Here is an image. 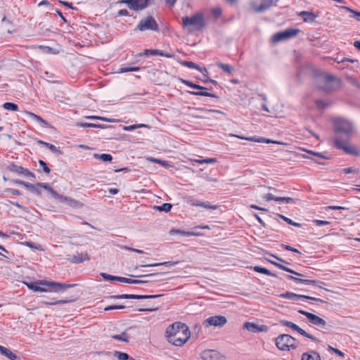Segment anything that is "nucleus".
Segmentation results:
<instances>
[{"instance_id":"f257e3e1","label":"nucleus","mask_w":360,"mask_h":360,"mask_svg":"<svg viewBox=\"0 0 360 360\" xmlns=\"http://www.w3.org/2000/svg\"><path fill=\"white\" fill-rule=\"evenodd\" d=\"M354 133L352 123L346 120L338 118L335 121V136L333 144L345 153L350 155H357L356 148L349 145L351 136Z\"/></svg>"},{"instance_id":"f03ea898","label":"nucleus","mask_w":360,"mask_h":360,"mask_svg":"<svg viewBox=\"0 0 360 360\" xmlns=\"http://www.w3.org/2000/svg\"><path fill=\"white\" fill-rule=\"evenodd\" d=\"M316 85L319 89L326 92L337 90L340 87V80L332 75L322 74L316 79Z\"/></svg>"},{"instance_id":"7ed1b4c3","label":"nucleus","mask_w":360,"mask_h":360,"mask_svg":"<svg viewBox=\"0 0 360 360\" xmlns=\"http://www.w3.org/2000/svg\"><path fill=\"white\" fill-rule=\"evenodd\" d=\"M276 345L279 350L289 351L297 347V340L287 334H282L276 338Z\"/></svg>"},{"instance_id":"20e7f679","label":"nucleus","mask_w":360,"mask_h":360,"mask_svg":"<svg viewBox=\"0 0 360 360\" xmlns=\"http://www.w3.org/2000/svg\"><path fill=\"white\" fill-rule=\"evenodd\" d=\"M183 25L186 27L189 32L200 30L204 26L203 17L201 14H196L191 17L182 18Z\"/></svg>"},{"instance_id":"39448f33","label":"nucleus","mask_w":360,"mask_h":360,"mask_svg":"<svg viewBox=\"0 0 360 360\" xmlns=\"http://www.w3.org/2000/svg\"><path fill=\"white\" fill-rule=\"evenodd\" d=\"M172 335L173 336L167 339L168 342L175 346L180 347L184 345L188 340L191 333L188 327L186 326L184 328L181 329V330Z\"/></svg>"},{"instance_id":"423d86ee","label":"nucleus","mask_w":360,"mask_h":360,"mask_svg":"<svg viewBox=\"0 0 360 360\" xmlns=\"http://www.w3.org/2000/svg\"><path fill=\"white\" fill-rule=\"evenodd\" d=\"M227 323V319L224 316H212L207 319H206L203 325L205 327L208 328L210 326H215V327H223Z\"/></svg>"},{"instance_id":"0eeeda50","label":"nucleus","mask_w":360,"mask_h":360,"mask_svg":"<svg viewBox=\"0 0 360 360\" xmlns=\"http://www.w3.org/2000/svg\"><path fill=\"white\" fill-rule=\"evenodd\" d=\"M298 312L301 314L304 315L308 319L310 323L316 326H319L322 328H325L326 326V322L322 318L318 316L316 314L306 311L302 309L299 310Z\"/></svg>"},{"instance_id":"6e6552de","label":"nucleus","mask_w":360,"mask_h":360,"mask_svg":"<svg viewBox=\"0 0 360 360\" xmlns=\"http://www.w3.org/2000/svg\"><path fill=\"white\" fill-rule=\"evenodd\" d=\"M138 27L139 30L143 31L146 30H151L153 31H158V25L153 18L148 16L140 21Z\"/></svg>"},{"instance_id":"1a4fd4ad","label":"nucleus","mask_w":360,"mask_h":360,"mask_svg":"<svg viewBox=\"0 0 360 360\" xmlns=\"http://www.w3.org/2000/svg\"><path fill=\"white\" fill-rule=\"evenodd\" d=\"M280 323L282 325V326H287V327H289L290 328H292V330H296L297 332H298L300 335L306 337V338H308L314 341H319V340L313 336L312 335L307 333L304 330H303L302 328H301L300 327H299L297 325H296L295 323L291 322V321H286V320H281L280 321Z\"/></svg>"},{"instance_id":"9d476101","label":"nucleus","mask_w":360,"mask_h":360,"mask_svg":"<svg viewBox=\"0 0 360 360\" xmlns=\"http://www.w3.org/2000/svg\"><path fill=\"white\" fill-rule=\"evenodd\" d=\"M50 190H51V196L56 199H58L60 202H67L68 205H69L70 206L73 207L82 206V204L79 202H78L77 200L72 199L70 197L63 196L62 195H60L56 191H55L53 188H50Z\"/></svg>"},{"instance_id":"9b49d317","label":"nucleus","mask_w":360,"mask_h":360,"mask_svg":"<svg viewBox=\"0 0 360 360\" xmlns=\"http://www.w3.org/2000/svg\"><path fill=\"white\" fill-rule=\"evenodd\" d=\"M121 2L127 4L129 8L134 11L142 10L149 5V0H122Z\"/></svg>"},{"instance_id":"f8f14e48","label":"nucleus","mask_w":360,"mask_h":360,"mask_svg":"<svg viewBox=\"0 0 360 360\" xmlns=\"http://www.w3.org/2000/svg\"><path fill=\"white\" fill-rule=\"evenodd\" d=\"M300 32L298 29H288L283 32H278L273 37L274 41H279L296 36Z\"/></svg>"},{"instance_id":"ddd939ff","label":"nucleus","mask_w":360,"mask_h":360,"mask_svg":"<svg viewBox=\"0 0 360 360\" xmlns=\"http://www.w3.org/2000/svg\"><path fill=\"white\" fill-rule=\"evenodd\" d=\"M279 297L282 298H288L292 300L298 301L300 300L305 299L309 300H314L321 303H324L325 302L319 298H316L310 296L297 295L293 292H287L285 293L281 294Z\"/></svg>"},{"instance_id":"4468645a","label":"nucleus","mask_w":360,"mask_h":360,"mask_svg":"<svg viewBox=\"0 0 360 360\" xmlns=\"http://www.w3.org/2000/svg\"><path fill=\"white\" fill-rule=\"evenodd\" d=\"M277 0H262V4L257 6L255 2L251 3V6L255 12L262 13L273 6H276Z\"/></svg>"},{"instance_id":"2eb2a0df","label":"nucleus","mask_w":360,"mask_h":360,"mask_svg":"<svg viewBox=\"0 0 360 360\" xmlns=\"http://www.w3.org/2000/svg\"><path fill=\"white\" fill-rule=\"evenodd\" d=\"M8 169L12 172L17 173L30 179H34L35 176L34 174L30 172L27 169H25L21 166H18L14 163L11 164Z\"/></svg>"},{"instance_id":"dca6fc26","label":"nucleus","mask_w":360,"mask_h":360,"mask_svg":"<svg viewBox=\"0 0 360 360\" xmlns=\"http://www.w3.org/2000/svg\"><path fill=\"white\" fill-rule=\"evenodd\" d=\"M40 285L51 287L54 291L57 292L61 289H67L74 287L75 284H62L60 283L40 281Z\"/></svg>"},{"instance_id":"f3484780","label":"nucleus","mask_w":360,"mask_h":360,"mask_svg":"<svg viewBox=\"0 0 360 360\" xmlns=\"http://www.w3.org/2000/svg\"><path fill=\"white\" fill-rule=\"evenodd\" d=\"M243 328L251 333L267 332L269 329L266 325H257L252 322H245Z\"/></svg>"},{"instance_id":"a211bd4d","label":"nucleus","mask_w":360,"mask_h":360,"mask_svg":"<svg viewBox=\"0 0 360 360\" xmlns=\"http://www.w3.org/2000/svg\"><path fill=\"white\" fill-rule=\"evenodd\" d=\"M162 296V295H118L113 296V298L115 299H131V300H145V299H153Z\"/></svg>"},{"instance_id":"6ab92c4d","label":"nucleus","mask_w":360,"mask_h":360,"mask_svg":"<svg viewBox=\"0 0 360 360\" xmlns=\"http://www.w3.org/2000/svg\"><path fill=\"white\" fill-rule=\"evenodd\" d=\"M186 326L185 323H182L180 322H176L172 325H170L166 330V336L167 338H171L173 336L172 335L177 333L179 331L181 330V329L184 328Z\"/></svg>"},{"instance_id":"aec40b11","label":"nucleus","mask_w":360,"mask_h":360,"mask_svg":"<svg viewBox=\"0 0 360 360\" xmlns=\"http://www.w3.org/2000/svg\"><path fill=\"white\" fill-rule=\"evenodd\" d=\"M201 358L203 360H219V354L217 351L213 349H207L203 351L201 354Z\"/></svg>"},{"instance_id":"412c9836","label":"nucleus","mask_w":360,"mask_h":360,"mask_svg":"<svg viewBox=\"0 0 360 360\" xmlns=\"http://www.w3.org/2000/svg\"><path fill=\"white\" fill-rule=\"evenodd\" d=\"M230 136H235V137H237V138L240 139L248 140V141H254V142H258V143H274V144H276V141H273V140H271V139H265V138H256L255 136H253V137H243V136H240L235 135V134H231Z\"/></svg>"},{"instance_id":"4be33fe9","label":"nucleus","mask_w":360,"mask_h":360,"mask_svg":"<svg viewBox=\"0 0 360 360\" xmlns=\"http://www.w3.org/2000/svg\"><path fill=\"white\" fill-rule=\"evenodd\" d=\"M90 257L87 252L76 253L70 258V262L72 263H82L84 261H89Z\"/></svg>"},{"instance_id":"5701e85b","label":"nucleus","mask_w":360,"mask_h":360,"mask_svg":"<svg viewBox=\"0 0 360 360\" xmlns=\"http://www.w3.org/2000/svg\"><path fill=\"white\" fill-rule=\"evenodd\" d=\"M299 15L302 17L305 22H314L318 17L314 13L309 11H301L299 13Z\"/></svg>"},{"instance_id":"b1692460","label":"nucleus","mask_w":360,"mask_h":360,"mask_svg":"<svg viewBox=\"0 0 360 360\" xmlns=\"http://www.w3.org/2000/svg\"><path fill=\"white\" fill-rule=\"evenodd\" d=\"M0 353L11 360H21V358L13 353L10 349L0 345Z\"/></svg>"},{"instance_id":"393cba45","label":"nucleus","mask_w":360,"mask_h":360,"mask_svg":"<svg viewBox=\"0 0 360 360\" xmlns=\"http://www.w3.org/2000/svg\"><path fill=\"white\" fill-rule=\"evenodd\" d=\"M144 55L145 56H148V55L161 56H165V57L169 58L174 57V56L173 54L168 53H164L163 51L158 50V49H152V50L146 49L144 51Z\"/></svg>"},{"instance_id":"a878e982","label":"nucleus","mask_w":360,"mask_h":360,"mask_svg":"<svg viewBox=\"0 0 360 360\" xmlns=\"http://www.w3.org/2000/svg\"><path fill=\"white\" fill-rule=\"evenodd\" d=\"M182 65L186 66L188 68L196 69L202 73L207 72V70L205 68H201L198 65L191 61L183 60L179 62Z\"/></svg>"},{"instance_id":"bb28decb","label":"nucleus","mask_w":360,"mask_h":360,"mask_svg":"<svg viewBox=\"0 0 360 360\" xmlns=\"http://www.w3.org/2000/svg\"><path fill=\"white\" fill-rule=\"evenodd\" d=\"M270 263H271L272 264H274V266H276V267H278V269H282L285 271H287L288 273H290V274H292L295 276H300V277H304V275L299 273V272H297V271H295L294 270L285 266H283L280 263H278V262H276L274 261H271V260H269Z\"/></svg>"},{"instance_id":"cd10ccee","label":"nucleus","mask_w":360,"mask_h":360,"mask_svg":"<svg viewBox=\"0 0 360 360\" xmlns=\"http://www.w3.org/2000/svg\"><path fill=\"white\" fill-rule=\"evenodd\" d=\"M301 360H321L319 353L314 351L304 352L302 355Z\"/></svg>"},{"instance_id":"c85d7f7f","label":"nucleus","mask_w":360,"mask_h":360,"mask_svg":"<svg viewBox=\"0 0 360 360\" xmlns=\"http://www.w3.org/2000/svg\"><path fill=\"white\" fill-rule=\"evenodd\" d=\"M25 113L27 115L28 117L39 122L44 127H49V123L42 119L40 116L29 111H25Z\"/></svg>"},{"instance_id":"c756f323","label":"nucleus","mask_w":360,"mask_h":360,"mask_svg":"<svg viewBox=\"0 0 360 360\" xmlns=\"http://www.w3.org/2000/svg\"><path fill=\"white\" fill-rule=\"evenodd\" d=\"M41 188L46 190L51 194L50 188H52L46 183H37L35 184V189H33L32 192L35 193L37 195H41Z\"/></svg>"},{"instance_id":"7c9ffc66","label":"nucleus","mask_w":360,"mask_h":360,"mask_svg":"<svg viewBox=\"0 0 360 360\" xmlns=\"http://www.w3.org/2000/svg\"><path fill=\"white\" fill-rule=\"evenodd\" d=\"M111 338L112 339L127 343L129 342L130 335L127 333V331H124L121 334L113 335L111 336Z\"/></svg>"},{"instance_id":"2f4dec72","label":"nucleus","mask_w":360,"mask_h":360,"mask_svg":"<svg viewBox=\"0 0 360 360\" xmlns=\"http://www.w3.org/2000/svg\"><path fill=\"white\" fill-rule=\"evenodd\" d=\"M117 279H118V281H120V282L129 283V284H142V283H146L148 282L147 281L135 280V279H131V278H124V277H122L121 278H117Z\"/></svg>"},{"instance_id":"473e14b6","label":"nucleus","mask_w":360,"mask_h":360,"mask_svg":"<svg viewBox=\"0 0 360 360\" xmlns=\"http://www.w3.org/2000/svg\"><path fill=\"white\" fill-rule=\"evenodd\" d=\"M335 60L338 62V63H345L346 62H349L352 64H355L357 69L359 68V63L358 60H354L349 58H343L340 59V58H336Z\"/></svg>"},{"instance_id":"72a5a7b5","label":"nucleus","mask_w":360,"mask_h":360,"mask_svg":"<svg viewBox=\"0 0 360 360\" xmlns=\"http://www.w3.org/2000/svg\"><path fill=\"white\" fill-rule=\"evenodd\" d=\"M94 156L96 159H100L103 162H110L112 160V157L110 154H105V153L97 154V153H96L94 155Z\"/></svg>"},{"instance_id":"f704fd0d","label":"nucleus","mask_w":360,"mask_h":360,"mask_svg":"<svg viewBox=\"0 0 360 360\" xmlns=\"http://www.w3.org/2000/svg\"><path fill=\"white\" fill-rule=\"evenodd\" d=\"M254 270L256 271V272H258V273H261V274H265V275H267V276H276L275 274H272L269 270H268L266 268H263V267H261V266H255L254 267Z\"/></svg>"},{"instance_id":"c9c22d12","label":"nucleus","mask_w":360,"mask_h":360,"mask_svg":"<svg viewBox=\"0 0 360 360\" xmlns=\"http://www.w3.org/2000/svg\"><path fill=\"white\" fill-rule=\"evenodd\" d=\"M113 356L116 357L118 360H129V356L124 352L115 351L113 353Z\"/></svg>"},{"instance_id":"e433bc0d","label":"nucleus","mask_w":360,"mask_h":360,"mask_svg":"<svg viewBox=\"0 0 360 360\" xmlns=\"http://www.w3.org/2000/svg\"><path fill=\"white\" fill-rule=\"evenodd\" d=\"M76 300H77V297H72L69 300H57V301L51 302H45V304H47V305H49H49L63 304L70 303L71 302L75 301Z\"/></svg>"},{"instance_id":"4c0bfd02","label":"nucleus","mask_w":360,"mask_h":360,"mask_svg":"<svg viewBox=\"0 0 360 360\" xmlns=\"http://www.w3.org/2000/svg\"><path fill=\"white\" fill-rule=\"evenodd\" d=\"M217 66L223 70L224 72L231 74L233 71V68L228 64H224L222 63H217Z\"/></svg>"},{"instance_id":"58836bf2","label":"nucleus","mask_w":360,"mask_h":360,"mask_svg":"<svg viewBox=\"0 0 360 360\" xmlns=\"http://www.w3.org/2000/svg\"><path fill=\"white\" fill-rule=\"evenodd\" d=\"M147 160L149 162H155V163L160 164L161 165H162L163 167H165L170 166L167 161L157 159V158H152V157L148 158Z\"/></svg>"},{"instance_id":"ea45409f","label":"nucleus","mask_w":360,"mask_h":360,"mask_svg":"<svg viewBox=\"0 0 360 360\" xmlns=\"http://www.w3.org/2000/svg\"><path fill=\"white\" fill-rule=\"evenodd\" d=\"M3 107L6 110H12V111H18V106L13 103L6 102L3 105Z\"/></svg>"},{"instance_id":"a19ab883","label":"nucleus","mask_w":360,"mask_h":360,"mask_svg":"<svg viewBox=\"0 0 360 360\" xmlns=\"http://www.w3.org/2000/svg\"><path fill=\"white\" fill-rule=\"evenodd\" d=\"M182 82L184 84H185L186 85H187L188 86H190L193 89H200V90H204V89H206L205 87H203L202 86H200V85H198V84H195L190 81H188V80H185V79H182Z\"/></svg>"},{"instance_id":"79ce46f5","label":"nucleus","mask_w":360,"mask_h":360,"mask_svg":"<svg viewBox=\"0 0 360 360\" xmlns=\"http://www.w3.org/2000/svg\"><path fill=\"white\" fill-rule=\"evenodd\" d=\"M142 127H148V125L144 124H133V125H130V126H125L123 127V129L124 131H132V130L142 128Z\"/></svg>"},{"instance_id":"37998d69","label":"nucleus","mask_w":360,"mask_h":360,"mask_svg":"<svg viewBox=\"0 0 360 360\" xmlns=\"http://www.w3.org/2000/svg\"><path fill=\"white\" fill-rule=\"evenodd\" d=\"M172 205L169 203H164L161 206H155V209L159 210V211H163L165 212H167L170 211L172 208Z\"/></svg>"},{"instance_id":"c03bdc74","label":"nucleus","mask_w":360,"mask_h":360,"mask_svg":"<svg viewBox=\"0 0 360 360\" xmlns=\"http://www.w3.org/2000/svg\"><path fill=\"white\" fill-rule=\"evenodd\" d=\"M191 94L196 95V96H208L212 98H215L216 96L214 94H212L211 93H208L204 91H189Z\"/></svg>"},{"instance_id":"a18cd8bd","label":"nucleus","mask_w":360,"mask_h":360,"mask_svg":"<svg viewBox=\"0 0 360 360\" xmlns=\"http://www.w3.org/2000/svg\"><path fill=\"white\" fill-rule=\"evenodd\" d=\"M139 67H131V68H121L118 72L119 73H124L128 72H137L139 70Z\"/></svg>"},{"instance_id":"49530a36","label":"nucleus","mask_w":360,"mask_h":360,"mask_svg":"<svg viewBox=\"0 0 360 360\" xmlns=\"http://www.w3.org/2000/svg\"><path fill=\"white\" fill-rule=\"evenodd\" d=\"M78 126L82 127H92V128H103L101 124H94V123H79L77 124Z\"/></svg>"},{"instance_id":"de8ad7c7","label":"nucleus","mask_w":360,"mask_h":360,"mask_svg":"<svg viewBox=\"0 0 360 360\" xmlns=\"http://www.w3.org/2000/svg\"><path fill=\"white\" fill-rule=\"evenodd\" d=\"M85 118L87 119V120H103V121L109 122H112V120H110V119H108V118H105V117H100V116H94V115L86 116V117H85Z\"/></svg>"},{"instance_id":"09e8293b","label":"nucleus","mask_w":360,"mask_h":360,"mask_svg":"<svg viewBox=\"0 0 360 360\" xmlns=\"http://www.w3.org/2000/svg\"><path fill=\"white\" fill-rule=\"evenodd\" d=\"M276 201L285 203H290L294 201L293 198L290 197H276Z\"/></svg>"},{"instance_id":"8fccbe9b","label":"nucleus","mask_w":360,"mask_h":360,"mask_svg":"<svg viewBox=\"0 0 360 360\" xmlns=\"http://www.w3.org/2000/svg\"><path fill=\"white\" fill-rule=\"evenodd\" d=\"M173 232L179 233H181V234L184 235L186 236H197V235H198V233H195L193 232H189V231H181V230H176V229L172 230L170 231V233H173Z\"/></svg>"},{"instance_id":"3c124183","label":"nucleus","mask_w":360,"mask_h":360,"mask_svg":"<svg viewBox=\"0 0 360 360\" xmlns=\"http://www.w3.org/2000/svg\"><path fill=\"white\" fill-rule=\"evenodd\" d=\"M101 275L105 280H112V281H118L117 278H122V277H119V276H111V275L105 274V273H101Z\"/></svg>"},{"instance_id":"603ef678","label":"nucleus","mask_w":360,"mask_h":360,"mask_svg":"<svg viewBox=\"0 0 360 360\" xmlns=\"http://www.w3.org/2000/svg\"><path fill=\"white\" fill-rule=\"evenodd\" d=\"M278 216L282 218L284 221H285L288 224H291L292 226H297V227H300L301 225L300 224H298V223H296V222H294L292 219L288 218V217H285V216L283 215H281V214H278Z\"/></svg>"},{"instance_id":"864d4df0","label":"nucleus","mask_w":360,"mask_h":360,"mask_svg":"<svg viewBox=\"0 0 360 360\" xmlns=\"http://www.w3.org/2000/svg\"><path fill=\"white\" fill-rule=\"evenodd\" d=\"M39 164L40 165L41 167H42L43 168V170L45 173L46 174H49L50 172H51V169H49V167H48L47 164L41 160H39Z\"/></svg>"},{"instance_id":"5fc2aeb1","label":"nucleus","mask_w":360,"mask_h":360,"mask_svg":"<svg viewBox=\"0 0 360 360\" xmlns=\"http://www.w3.org/2000/svg\"><path fill=\"white\" fill-rule=\"evenodd\" d=\"M315 103H316L317 108H324L326 106H328V103L325 101L321 100V99L316 100Z\"/></svg>"},{"instance_id":"6e6d98bb","label":"nucleus","mask_w":360,"mask_h":360,"mask_svg":"<svg viewBox=\"0 0 360 360\" xmlns=\"http://www.w3.org/2000/svg\"><path fill=\"white\" fill-rule=\"evenodd\" d=\"M286 277H287L288 279L293 281H295L296 283H304V281H305V279L297 278V277H295V276H291V275H287Z\"/></svg>"},{"instance_id":"4d7b16f0","label":"nucleus","mask_w":360,"mask_h":360,"mask_svg":"<svg viewBox=\"0 0 360 360\" xmlns=\"http://www.w3.org/2000/svg\"><path fill=\"white\" fill-rule=\"evenodd\" d=\"M174 264V263L171 262H161V263L144 264V265H141V266H160V265H171V264Z\"/></svg>"},{"instance_id":"13d9d810","label":"nucleus","mask_w":360,"mask_h":360,"mask_svg":"<svg viewBox=\"0 0 360 360\" xmlns=\"http://www.w3.org/2000/svg\"><path fill=\"white\" fill-rule=\"evenodd\" d=\"M147 306L150 307V304H147ZM158 309V307L151 306V307H148V308L139 309L138 311H157Z\"/></svg>"},{"instance_id":"bf43d9fd","label":"nucleus","mask_w":360,"mask_h":360,"mask_svg":"<svg viewBox=\"0 0 360 360\" xmlns=\"http://www.w3.org/2000/svg\"><path fill=\"white\" fill-rule=\"evenodd\" d=\"M212 13L216 18H219L221 15V10L219 7H215L212 9Z\"/></svg>"},{"instance_id":"052dcab7","label":"nucleus","mask_w":360,"mask_h":360,"mask_svg":"<svg viewBox=\"0 0 360 360\" xmlns=\"http://www.w3.org/2000/svg\"><path fill=\"white\" fill-rule=\"evenodd\" d=\"M125 307L124 305H111L105 308V311L112 310V309H124Z\"/></svg>"},{"instance_id":"680f3d73","label":"nucleus","mask_w":360,"mask_h":360,"mask_svg":"<svg viewBox=\"0 0 360 360\" xmlns=\"http://www.w3.org/2000/svg\"><path fill=\"white\" fill-rule=\"evenodd\" d=\"M10 203L18 207V208L22 210L25 212L26 213H28L29 212V210L27 209V207L19 204L18 202H12V201H10Z\"/></svg>"},{"instance_id":"e2e57ef3","label":"nucleus","mask_w":360,"mask_h":360,"mask_svg":"<svg viewBox=\"0 0 360 360\" xmlns=\"http://www.w3.org/2000/svg\"><path fill=\"white\" fill-rule=\"evenodd\" d=\"M281 246L286 250L297 252V253H300L297 249H295L290 245L282 244Z\"/></svg>"},{"instance_id":"0e129e2a","label":"nucleus","mask_w":360,"mask_h":360,"mask_svg":"<svg viewBox=\"0 0 360 360\" xmlns=\"http://www.w3.org/2000/svg\"><path fill=\"white\" fill-rule=\"evenodd\" d=\"M40 281L37 282V283H24L29 289H31L33 291H34V288L36 287H37L38 285H40L39 284Z\"/></svg>"},{"instance_id":"69168bd1","label":"nucleus","mask_w":360,"mask_h":360,"mask_svg":"<svg viewBox=\"0 0 360 360\" xmlns=\"http://www.w3.org/2000/svg\"><path fill=\"white\" fill-rule=\"evenodd\" d=\"M304 284H312L314 285H316V284H324V283L320 281L305 279Z\"/></svg>"},{"instance_id":"338daca9","label":"nucleus","mask_w":360,"mask_h":360,"mask_svg":"<svg viewBox=\"0 0 360 360\" xmlns=\"http://www.w3.org/2000/svg\"><path fill=\"white\" fill-rule=\"evenodd\" d=\"M263 198L266 200V201H270V200H275L276 201V197H275L273 194L271 193H268V194H266L263 196Z\"/></svg>"},{"instance_id":"774afa93","label":"nucleus","mask_w":360,"mask_h":360,"mask_svg":"<svg viewBox=\"0 0 360 360\" xmlns=\"http://www.w3.org/2000/svg\"><path fill=\"white\" fill-rule=\"evenodd\" d=\"M47 148L53 153H58L60 154L61 153L60 150L53 144L50 143V145H47Z\"/></svg>"}]
</instances>
